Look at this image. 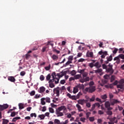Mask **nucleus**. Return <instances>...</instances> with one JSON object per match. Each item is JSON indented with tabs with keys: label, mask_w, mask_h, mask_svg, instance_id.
I'll use <instances>...</instances> for the list:
<instances>
[{
	"label": "nucleus",
	"mask_w": 124,
	"mask_h": 124,
	"mask_svg": "<svg viewBox=\"0 0 124 124\" xmlns=\"http://www.w3.org/2000/svg\"><path fill=\"white\" fill-rule=\"evenodd\" d=\"M62 110L65 111V110H66V107L64 106H62L58 108H56L55 113L57 115V117H62V116H63V113L61 112V111H62Z\"/></svg>",
	"instance_id": "obj_1"
},
{
	"label": "nucleus",
	"mask_w": 124,
	"mask_h": 124,
	"mask_svg": "<svg viewBox=\"0 0 124 124\" xmlns=\"http://www.w3.org/2000/svg\"><path fill=\"white\" fill-rule=\"evenodd\" d=\"M106 72L107 73H109V74L112 75L114 73V70L113 69V65L109 63L107 67Z\"/></svg>",
	"instance_id": "obj_2"
},
{
	"label": "nucleus",
	"mask_w": 124,
	"mask_h": 124,
	"mask_svg": "<svg viewBox=\"0 0 124 124\" xmlns=\"http://www.w3.org/2000/svg\"><path fill=\"white\" fill-rule=\"evenodd\" d=\"M95 86H90L89 87H86L85 89V92H88L90 93H93L95 92Z\"/></svg>",
	"instance_id": "obj_3"
},
{
	"label": "nucleus",
	"mask_w": 124,
	"mask_h": 124,
	"mask_svg": "<svg viewBox=\"0 0 124 124\" xmlns=\"http://www.w3.org/2000/svg\"><path fill=\"white\" fill-rule=\"evenodd\" d=\"M8 107V105L7 104H4L3 105H0V111H3V110L5 109H7ZM1 112L0 111V119H1Z\"/></svg>",
	"instance_id": "obj_4"
},
{
	"label": "nucleus",
	"mask_w": 124,
	"mask_h": 124,
	"mask_svg": "<svg viewBox=\"0 0 124 124\" xmlns=\"http://www.w3.org/2000/svg\"><path fill=\"white\" fill-rule=\"evenodd\" d=\"M60 87H57L53 89V95L54 94H56L55 96L59 97L60 96Z\"/></svg>",
	"instance_id": "obj_5"
},
{
	"label": "nucleus",
	"mask_w": 124,
	"mask_h": 124,
	"mask_svg": "<svg viewBox=\"0 0 124 124\" xmlns=\"http://www.w3.org/2000/svg\"><path fill=\"white\" fill-rule=\"evenodd\" d=\"M110 105L111 106H114L115 104H118L119 103H121V101H119L118 99H112L110 100Z\"/></svg>",
	"instance_id": "obj_6"
},
{
	"label": "nucleus",
	"mask_w": 124,
	"mask_h": 124,
	"mask_svg": "<svg viewBox=\"0 0 124 124\" xmlns=\"http://www.w3.org/2000/svg\"><path fill=\"white\" fill-rule=\"evenodd\" d=\"M98 54L99 55H102L101 56V59H105V57H106V56H108V55L107 51H102V50H101L100 51H99Z\"/></svg>",
	"instance_id": "obj_7"
},
{
	"label": "nucleus",
	"mask_w": 124,
	"mask_h": 124,
	"mask_svg": "<svg viewBox=\"0 0 124 124\" xmlns=\"http://www.w3.org/2000/svg\"><path fill=\"white\" fill-rule=\"evenodd\" d=\"M66 73H67V71H62L60 73L57 74V76H58V78H62V77H63V76H64L65 75H66Z\"/></svg>",
	"instance_id": "obj_8"
},
{
	"label": "nucleus",
	"mask_w": 124,
	"mask_h": 124,
	"mask_svg": "<svg viewBox=\"0 0 124 124\" xmlns=\"http://www.w3.org/2000/svg\"><path fill=\"white\" fill-rule=\"evenodd\" d=\"M107 61L105 62L106 64L109 63V62H111L113 60V57L112 55H110L109 57H107Z\"/></svg>",
	"instance_id": "obj_9"
},
{
	"label": "nucleus",
	"mask_w": 124,
	"mask_h": 124,
	"mask_svg": "<svg viewBox=\"0 0 124 124\" xmlns=\"http://www.w3.org/2000/svg\"><path fill=\"white\" fill-rule=\"evenodd\" d=\"M86 102H88V100L80 99L78 101V104H80V105H84Z\"/></svg>",
	"instance_id": "obj_10"
},
{
	"label": "nucleus",
	"mask_w": 124,
	"mask_h": 124,
	"mask_svg": "<svg viewBox=\"0 0 124 124\" xmlns=\"http://www.w3.org/2000/svg\"><path fill=\"white\" fill-rule=\"evenodd\" d=\"M45 91H46V88H45V87H44V86H42V87H40V88H39V93H44V92H45Z\"/></svg>",
	"instance_id": "obj_11"
},
{
	"label": "nucleus",
	"mask_w": 124,
	"mask_h": 124,
	"mask_svg": "<svg viewBox=\"0 0 124 124\" xmlns=\"http://www.w3.org/2000/svg\"><path fill=\"white\" fill-rule=\"evenodd\" d=\"M109 106H111V103H110V102L108 101H106L105 103V107L106 108H108V107H109Z\"/></svg>",
	"instance_id": "obj_12"
},
{
	"label": "nucleus",
	"mask_w": 124,
	"mask_h": 124,
	"mask_svg": "<svg viewBox=\"0 0 124 124\" xmlns=\"http://www.w3.org/2000/svg\"><path fill=\"white\" fill-rule=\"evenodd\" d=\"M94 66H95V67L96 68H100V67H101V65L99 64V62H97L94 63Z\"/></svg>",
	"instance_id": "obj_13"
},
{
	"label": "nucleus",
	"mask_w": 124,
	"mask_h": 124,
	"mask_svg": "<svg viewBox=\"0 0 124 124\" xmlns=\"http://www.w3.org/2000/svg\"><path fill=\"white\" fill-rule=\"evenodd\" d=\"M8 80L10 82H14L16 81L15 78L14 77H9Z\"/></svg>",
	"instance_id": "obj_14"
},
{
	"label": "nucleus",
	"mask_w": 124,
	"mask_h": 124,
	"mask_svg": "<svg viewBox=\"0 0 124 124\" xmlns=\"http://www.w3.org/2000/svg\"><path fill=\"white\" fill-rule=\"evenodd\" d=\"M77 86L79 90H84V89H85V86H84V84H79Z\"/></svg>",
	"instance_id": "obj_15"
},
{
	"label": "nucleus",
	"mask_w": 124,
	"mask_h": 124,
	"mask_svg": "<svg viewBox=\"0 0 124 124\" xmlns=\"http://www.w3.org/2000/svg\"><path fill=\"white\" fill-rule=\"evenodd\" d=\"M47 49H49V46L46 45V46L43 47V48L42 49V52L43 53H44V52H46Z\"/></svg>",
	"instance_id": "obj_16"
},
{
	"label": "nucleus",
	"mask_w": 124,
	"mask_h": 124,
	"mask_svg": "<svg viewBox=\"0 0 124 124\" xmlns=\"http://www.w3.org/2000/svg\"><path fill=\"white\" fill-rule=\"evenodd\" d=\"M86 56L88 58H93V52L87 53Z\"/></svg>",
	"instance_id": "obj_17"
},
{
	"label": "nucleus",
	"mask_w": 124,
	"mask_h": 124,
	"mask_svg": "<svg viewBox=\"0 0 124 124\" xmlns=\"http://www.w3.org/2000/svg\"><path fill=\"white\" fill-rule=\"evenodd\" d=\"M76 106L78 108V110L79 112H82V111H84V110L81 109L82 108L81 107V106H80V105L77 104L76 105Z\"/></svg>",
	"instance_id": "obj_18"
},
{
	"label": "nucleus",
	"mask_w": 124,
	"mask_h": 124,
	"mask_svg": "<svg viewBox=\"0 0 124 124\" xmlns=\"http://www.w3.org/2000/svg\"><path fill=\"white\" fill-rule=\"evenodd\" d=\"M18 107H19V109H20V110H22V109H24V104L20 103L18 104Z\"/></svg>",
	"instance_id": "obj_19"
},
{
	"label": "nucleus",
	"mask_w": 124,
	"mask_h": 124,
	"mask_svg": "<svg viewBox=\"0 0 124 124\" xmlns=\"http://www.w3.org/2000/svg\"><path fill=\"white\" fill-rule=\"evenodd\" d=\"M8 123H9V120L5 119H2V124H8Z\"/></svg>",
	"instance_id": "obj_20"
},
{
	"label": "nucleus",
	"mask_w": 124,
	"mask_h": 124,
	"mask_svg": "<svg viewBox=\"0 0 124 124\" xmlns=\"http://www.w3.org/2000/svg\"><path fill=\"white\" fill-rule=\"evenodd\" d=\"M51 58L53 61H57L59 59V57L55 54H53Z\"/></svg>",
	"instance_id": "obj_21"
},
{
	"label": "nucleus",
	"mask_w": 124,
	"mask_h": 124,
	"mask_svg": "<svg viewBox=\"0 0 124 124\" xmlns=\"http://www.w3.org/2000/svg\"><path fill=\"white\" fill-rule=\"evenodd\" d=\"M78 87L76 86L75 87H74L73 88V93H78Z\"/></svg>",
	"instance_id": "obj_22"
},
{
	"label": "nucleus",
	"mask_w": 124,
	"mask_h": 124,
	"mask_svg": "<svg viewBox=\"0 0 124 124\" xmlns=\"http://www.w3.org/2000/svg\"><path fill=\"white\" fill-rule=\"evenodd\" d=\"M45 100L46 101V102H47V103H51V99L49 97L45 98Z\"/></svg>",
	"instance_id": "obj_23"
},
{
	"label": "nucleus",
	"mask_w": 124,
	"mask_h": 124,
	"mask_svg": "<svg viewBox=\"0 0 124 124\" xmlns=\"http://www.w3.org/2000/svg\"><path fill=\"white\" fill-rule=\"evenodd\" d=\"M94 71L95 73H101V72H102V69L98 68V69L94 70Z\"/></svg>",
	"instance_id": "obj_24"
},
{
	"label": "nucleus",
	"mask_w": 124,
	"mask_h": 124,
	"mask_svg": "<svg viewBox=\"0 0 124 124\" xmlns=\"http://www.w3.org/2000/svg\"><path fill=\"white\" fill-rule=\"evenodd\" d=\"M44 100H45V98H42L41 99V103L42 105H45L46 104V103Z\"/></svg>",
	"instance_id": "obj_25"
},
{
	"label": "nucleus",
	"mask_w": 124,
	"mask_h": 124,
	"mask_svg": "<svg viewBox=\"0 0 124 124\" xmlns=\"http://www.w3.org/2000/svg\"><path fill=\"white\" fill-rule=\"evenodd\" d=\"M115 79H116V76H115L114 75L111 76V78H110V82L113 83V82L115 81Z\"/></svg>",
	"instance_id": "obj_26"
},
{
	"label": "nucleus",
	"mask_w": 124,
	"mask_h": 124,
	"mask_svg": "<svg viewBox=\"0 0 124 124\" xmlns=\"http://www.w3.org/2000/svg\"><path fill=\"white\" fill-rule=\"evenodd\" d=\"M20 119H21V117H16L12 119V121L16 122L17 120H20Z\"/></svg>",
	"instance_id": "obj_27"
},
{
	"label": "nucleus",
	"mask_w": 124,
	"mask_h": 124,
	"mask_svg": "<svg viewBox=\"0 0 124 124\" xmlns=\"http://www.w3.org/2000/svg\"><path fill=\"white\" fill-rule=\"evenodd\" d=\"M50 79H51V74H48L46 76V81H50Z\"/></svg>",
	"instance_id": "obj_28"
},
{
	"label": "nucleus",
	"mask_w": 124,
	"mask_h": 124,
	"mask_svg": "<svg viewBox=\"0 0 124 124\" xmlns=\"http://www.w3.org/2000/svg\"><path fill=\"white\" fill-rule=\"evenodd\" d=\"M59 81H60V78H54L55 84H58Z\"/></svg>",
	"instance_id": "obj_29"
},
{
	"label": "nucleus",
	"mask_w": 124,
	"mask_h": 124,
	"mask_svg": "<svg viewBox=\"0 0 124 124\" xmlns=\"http://www.w3.org/2000/svg\"><path fill=\"white\" fill-rule=\"evenodd\" d=\"M86 106L87 107V108H90L91 106H92V105L91 104V103L86 102Z\"/></svg>",
	"instance_id": "obj_30"
},
{
	"label": "nucleus",
	"mask_w": 124,
	"mask_h": 124,
	"mask_svg": "<svg viewBox=\"0 0 124 124\" xmlns=\"http://www.w3.org/2000/svg\"><path fill=\"white\" fill-rule=\"evenodd\" d=\"M54 123L55 124H60L61 121H60V120L58 119H55L54 121Z\"/></svg>",
	"instance_id": "obj_31"
},
{
	"label": "nucleus",
	"mask_w": 124,
	"mask_h": 124,
	"mask_svg": "<svg viewBox=\"0 0 124 124\" xmlns=\"http://www.w3.org/2000/svg\"><path fill=\"white\" fill-rule=\"evenodd\" d=\"M38 117L41 119V120H44L45 118V115H44V114L39 115Z\"/></svg>",
	"instance_id": "obj_32"
},
{
	"label": "nucleus",
	"mask_w": 124,
	"mask_h": 124,
	"mask_svg": "<svg viewBox=\"0 0 124 124\" xmlns=\"http://www.w3.org/2000/svg\"><path fill=\"white\" fill-rule=\"evenodd\" d=\"M107 115H109V116H112V115H113V112L111 110H108L107 111Z\"/></svg>",
	"instance_id": "obj_33"
},
{
	"label": "nucleus",
	"mask_w": 124,
	"mask_h": 124,
	"mask_svg": "<svg viewBox=\"0 0 124 124\" xmlns=\"http://www.w3.org/2000/svg\"><path fill=\"white\" fill-rule=\"evenodd\" d=\"M48 110H49L50 113H51L52 114H54V113L55 112V111L52 108H49Z\"/></svg>",
	"instance_id": "obj_34"
},
{
	"label": "nucleus",
	"mask_w": 124,
	"mask_h": 124,
	"mask_svg": "<svg viewBox=\"0 0 124 124\" xmlns=\"http://www.w3.org/2000/svg\"><path fill=\"white\" fill-rule=\"evenodd\" d=\"M94 109H95V106L94 105V104H93L92 105L91 109H90L89 111H90V112H93V111Z\"/></svg>",
	"instance_id": "obj_35"
},
{
	"label": "nucleus",
	"mask_w": 124,
	"mask_h": 124,
	"mask_svg": "<svg viewBox=\"0 0 124 124\" xmlns=\"http://www.w3.org/2000/svg\"><path fill=\"white\" fill-rule=\"evenodd\" d=\"M46 45H47V46H49V45H50L51 46H52V48H53L54 46V44L52 42H48Z\"/></svg>",
	"instance_id": "obj_36"
},
{
	"label": "nucleus",
	"mask_w": 124,
	"mask_h": 124,
	"mask_svg": "<svg viewBox=\"0 0 124 124\" xmlns=\"http://www.w3.org/2000/svg\"><path fill=\"white\" fill-rule=\"evenodd\" d=\"M85 82H89L90 81V77H86L85 78H83Z\"/></svg>",
	"instance_id": "obj_37"
},
{
	"label": "nucleus",
	"mask_w": 124,
	"mask_h": 124,
	"mask_svg": "<svg viewBox=\"0 0 124 124\" xmlns=\"http://www.w3.org/2000/svg\"><path fill=\"white\" fill-rule=\"evenodd\" d=\"M87 76H88V73L87 72H84L82 74V77H83V78H85V77H87Z\"/></svg>",
	"instance_id": "obj_38"
},
{
	"label": "nucleus",
	"mask_w": 124,
	"mask_h": 124,
	"mask_svg": "<svg viewBox=\"0 0 124 124\" xmlns=\"http://www.w3.org/2000/svg\"><path fill=\"white\" fill-rule=\"evenodd\" d=\"M70 63H72V61H69V60L66 62V63L65 64L64 66H67V65H69V64H70Z\"/></svg>",
	"instance_id": "obj_39"
},
{
	"label": "nucleus",
	"mask_w": 124,
	"mask_h": 124,
	"mask_svg": "<svg viewBox=\"0 0 124 124\" xmlns=\"http://www.w3.org/2000/svg\"><path fill=\"white\" fill-rule=\"evenodd\" d=\"M59 89L60 90V92L62 93V91H64L65 90V87L64 86H63L61 88L59 87Z\"/></svg>",
	"instance_id": "obj_40"
},
{
	"label": "nucleus",
	"mask_w": 124,
	"mask_h": 124,
	"mask_svg": "<svg viewBox=\"0 0 124 124\" xmlns=\"http://www.w3.org/2000/svg\"><path fill=\"white\" fill-rule=\"evenodd\" d=\"M49 83V87L50 88H55V84H54V83Z\"/></svg>",
	"instance_id": "obj_41"
},
{
	"label": "nucleus",
	"mask_w": 124,
	"mask_h": 124,
	"mask_svg": "<svg viewBox=\"0 0 124 124\" xmlns=\"http://www.w3.org/2000/svg\"><path fill=\"white\" fill-rule=\"evenodd\" d=\"M117 88L118 89H124V87H123V84H122L117 85Z\"/></svg>",
	"instance_id": "obj_42"
},
{
	"label": "nucleus",
	"mask_w": 124,
	"mask_h": 124,
	"mask_svg": "<svg viewBox=\"0 0 124 124\" xmlns=\"http://www.w3.org/2000/svg\"><path fill=\"white\" fill-rule=\"evenodd\" d=\"M101 98H102V99L105 100V99H106V98H107V95H106V94L103 95L101 96Z\"/></svg>",
	"instance_id": "obj_43"
},
{
	"label": "nucleus",
	"mask_w": 124,
	"mask_h": 124,
	"mask_svg": "<svg viewBox=\"0 0 124 124\" xmlns=\"http://www.w3.org/2000/svg\"><path fill=\"white\" fill-rule=\"evenodd\" d=\"M95 99V96H93L90 99V102H93Z\"/></svg>",
	"instance_id": "obj_44"
},
{
	"label": "nucleus",
	"mask_w": 124,
	"mask_h": 124,
	"mask_svg": "<svg viewBox=\"0 0 124 124\" xmlns=\"http://www.w3.org/2000/svg\"><path fill=\"white\" fill-rule=\"evenodd\" d=\"M68 61H69L70 62H72V61H73V56H72V55L70 56L68 58Z\"/></svg>",
	"instance_id": "obj_45"
},
{
	"label": "nucleus",
	"mask_w": 124,
	"mask_h": 124,
	"mask_svg": "<svg viewBox=\"0 0 124 124\" xmlns=\"http://www.w3.org/2000/svg\"><path fill=\"white\" fill-rule=\"evenodd\" d=\"M45 79V77H44V76H43V75L40 76V80H41V81H44Z\"/></svg>",
	"instance_id": "obj_46"
},
{
	"label": "nucleus",
	"mask_w": 124,
	"mask_h": 124,
	"mask_svg": "<svg viewBox=\"0 0 124 124\" xmlns=\"http://www.w3.org/2000/svg\"><path fill=\"white\" fill-rule=\"evenodd\" d=\"M51 68V64H49L48 66H46L45 67V69H46V70H50V69Z\"/></svg>",
	"instance_id": "obj_47"
},
{
	"label": "nucleus",
	"mask_w": 124,
	"mask_h": 124,
	"mask_svg": "<svg viewBox=\"0 0 124 124\" xmlns=\"http://www.w3.org/2000/svg\"><path fill=\"white\" fill-rule=\"evenodd\" d=\"M30 116H31V118H32V117H34V118H36V117H37V115H36V113H31V114H30Z\"/></svg>",
	"instance_id": "obj_48"
},
{
	"label": "nucleus",
	"mask_w": 124,
	"mask_h": 124,
	"mask_svg": "<svg viewBox=\"0 0 124 124\" xmlns=\"http://www.w3.org/2000/svg\"><path fill=\"white\" fill-rule=\"evenodd\" d=\"M96 100L98 101V102H100V103H102L103 102H105V101H102L101 99H100L99 98H96Z\"/></svg>",
	"instance_id": "obj_49"
},
{
	"label": "nucleus",
	"mask_w": 124,
	"mask_h": 124,
	"mask_svg": "<svg viewBox=\"0 0 124 124\" xmlns=\"http://www.w3.org/2000/svg\"><path fill=\"white\" fill-rule=\"evenodd\" d=\"M119 58H120V59H122V60H124V55L123 54H119L118 55Z\"/></svg>",
	"instance_id": "obj_50"
},
{
	"label": "nucleus",
	"mask_w": 124,
	"mask_h": 124,
	"mask_svg": "<svg viewBox=\"0 0 124 124\" xmlns=\"http://www.w3.org/2000/svg\"><path fill=\"white\" fill-rule=\"evenodd\" d=\"M81 78V75H77L75 76V79H79Z\"/></svg>",
	"instance_id": "obj_51"
},
{
	"label": "nucleus",
	"mask_w": 124,
	"mask_h": 124,
	"mask_svg": "<svg viewBox=\"0 0 124 124\" xmlns=\"http://www.w3.org/2000/svg\"><path fill=\"white\" fill-rule=\"evenodd\" d=\"M93 85H94V82H93V81H91L89 83V86H90V87L93 86Z\"/></svg>",
	"instance_id": "obj_52"
},
{
	"label": "nucleus",
	"mask_w": 124,
	"mask_h": 124,
	"mask_svg": "<svg viewBox=\"0 0 124 124\" xmlns=\"http://www.w3.org/2000/svg\"><path fill=\"white\" fill-rule=\"evenodd\" d=\"M25 75H26V72L25 71H22L20 73V75L21 76H25Z\"/></svg>",
	"instance_id": "obj_53"
},
{
	"label": "nucleus",
	"mask_w": 124,
	"mask_h": 124,
	"mask_svg": "<svg viewBox=\"0 0 124 124\" xmlns=\"http://www.w3.org/2000/svg\"><path fill=\"white\" fill-rule=\"evenodd\" d=\"M16 116V112L15 111L11 112V117H15Z\"/></svg>",
	"instance_id": "obj_54"
},
{
	"label": "nucleus",
	"mask_w": 124,
	"mask_h": 124,
	"mask_svg": "<svg viewBox=\"0 0 124 124\" xmlns=\"http://www.w3.org/2000/svg\"><path fill=\"white\" fill-rule=\"evenodd\" d=\"M30 57H31V55L29 54L28 53H27L25 55V58H26V60H29Z\"/></svg>",
	"instance_id": "obj_55"
},
{
	"label": "nucleus",
	"mask_w": 124,
	"mask_h": 124,
	"mask_svg": "<svg viewBox=\"0 0 124 124\" xmlns=\"http://www.w3.org/2000/svg\"><path fill=\"white\" fill-rule=\"evenodd\" d=\"M89 119L90 122H93L94 121V117H89Z\"/></svg>",
	"instance_id": "obj_56"
},
{
	"label": "nucleus",
	"mask_w": 124,
	"mask_h": 124,
	"mask_svg": "<svg viewBox=\"0 0 124 124\" xmlns=\"http://www.w3.org/2000/svg\"><path fill=\"white\" fill-rule=\"evenodd\" d=\"M80 122H82L83 123H85L86 122V118L85 117L81 118L80 119Z\"/></svg>",
	"instance_id": "obj_57"
},
{
	"label": "nucleus",
	"mask_w": 124,
	"mask_h": 124,
	"mask_svg": "<svg viewBox=\"0 0 124 124\" xmlns=\"http://www.w3.org/2000/svg\"><path fill=\"white\" fill-rule=\"evenodd\" d=\"M71 99H72V100H76L77 98H76V96L72 95L71 97Z\"/></svg>",
	"instance_id": "obj_58"
},
{
	"label": "nucleus",
	"mask_w": 124,
	"mask_h": 124,
	"mask_svg": "<svg viewBox=\"0 0 124 124\" xmlns=\"http://www.w3.org/2000/svg\"><path fill=\"white\" fill-rule=\"evenodd\" d=\"M34 94H35V91H31L30 93V95H31V96L34 95Z\"/></svg>",
	"instance_id": "obj_59"
},
{
	"label": "nucleus",
	"mask_w": 124,
	"mask_h": 124,
	"mask_svg": "<svg viewBox=\"0 0 124 124\" xmlns=\"http://www.w3.org/2000/svg\"><path fill=\"white\" fill-rule=\"evenodd\" d=\"M89 65L90 67H91V68H93V66H94V65L93 63V62L90 63L89 64Z\"/></svg>",
	"instance_id": "obj_60"
},
{
	"label": "nucleus",
	"mask_w": 124,
	"mask_h": 124,
	"mask_svg": "<svg viewBox=\"0 0 124 124\" xmlns=\"http://www.w3.org/2000/svg\"><path fill=\"white\" fill-rule=\"evenodd\" d=\"M94 105H95V107L97 106L98 108H99L100 107V104L99 103H95L94 104Z\"/></svg>",
	"instance_id": "obj_61"
},
{
	"label": "nucleus",
	"mask_w": 124,
	"mask_h": 124,
	"mask_svg": "<svg viewBox=\"0 0 124 124\" xmlns=\"http://www.w3.org/2000/svg\"><path fill=\"white\" fill-rule=\"evenodd\" d=\"M71 74L72 75H75V74H76V71H75V70H72L71 72Z\"/></svg>",
	"instance_id": "obj_62"
},
{
	"label": "nucleus",
	"mask_w": 124,
	"mask_h": 124,
	"mask_svg": "<svg viewBox=\"0 0 124 124\" xmlns=\"http://www.w3.org/2000/svg\"><path fill=\"white\" fill-rule=\"evenodd\" d=\"M78 72L79 73H81V74H82L85 72V69L79 70Z\"/></svg>",
	"instance_id": "obj_63"
},
{
	"label": "nucleus",
	"mask_w": 124,
	"mask_h": 124,
	"mask_svg": "<svg viewBox=\"0 0 124 124\" xmlns=\"http://www.w3.org/2000/svg\"><path fill=\"white\" fill-rule=\"evenodd\" d=\"M118 48H114V50L113 51V54H117V52H118Z\"/></svg>",
	"instance_id": "obj_64"
}]
</instances>
